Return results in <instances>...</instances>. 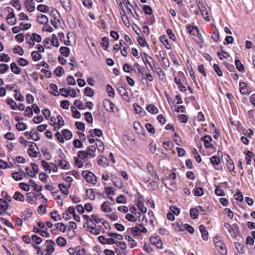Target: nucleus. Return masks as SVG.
Here are the masks:
<instances>
[{
	"instance_id": "1",
	"label": "nucleus",
	"mask_w": 255,
	"mask_h": 255,
	"mask_svg": "<svg viewBox=\"0 0 255 255\" xmlns=\"http://www.w3.org/2000/svg\"><path fill=\"white\" fill-rule=\"evenodd\" d=\"M176 174L174 172H172L169 174L165 178L163 179L162 182L165 186L169 189L172 190L176 187L175 182L174 180L176 179Z\"/></svg>"
},
{
	"instance_id": "2",
	"label": "nucleus",
	"mask_w": 255,
	"mask_h": 255,
	"mask_svg": "<svg viewBox=\"0 0 255 255\" xmlns=\"http://www.w3.org/2000/svg\"><path fill=\"white\" fill-rule=\"evenodd\" d=\"M214 244L217 251L222 255H226L227 251L223 241L220 240V238L216 236L214 240Z\"/></svg>"
},
{
	"instance_id": "3",
	"label": "nucleus",
	"mask_w": 255,
	"mask_h": 255,
	"mask_svg": "<svg viewBox=\"0 0 255 255\" xmlns=\"http://www.w3.org/2000/svg\"><path fill=\"white\" fill-rule=\"evenodd\" d=\"M82 175L84 179L88 183H91L92 184H95L97 182V177L92 172L88 171H83Z\"/></svg>"
},
{
	"instance_id": "4",
	"label": "nucleus",
	"mask_w": 255,
	"mask_h": 255,
	"mask_svg": "<svg viewBox=\"0 0 255 255\" xmlns=\"http://www.w3.org/2000/svg\"><path fill=\"white\" fill-rule=\"evenodd\" d=\"M131 234L133 236H139L141 233H146L147 232L146 229L141 225L133 227L130 229Z\"/></svg>"
},
{
	"instance_id": "5",
	"label": "nucleus",
	"mask_w": 255,
	"mask_h": 255,
	"mask_svg": "<svg viewBox=\"0 0 255 255\" xmlns=\"http://www.w3.org/2000/svg\"><path fill=\"white\" fill-rule=\"evenodd\" d=\"M198 6L203 18L207 21H209L210 19L208 15V12L203 3L199 2Z\"/></svg>"
},
{
	"instance_id": "6",
	"label": "nucleus",
	"mask_w": 255,
	"mask_h": 255,
	"mask_svg": "<svg viewBox=\"0 0 255 255\" xmlns=\"http://www.w3.org/2000/svg\"><path fill=\"white\" fill-rule=\"evenodd\" d=\"M57 121L53 124V130L58 131L64 125V122L62 117L58 115L56 118Z\"/></svg>"
},
{
	"instance_id": "7",
	"label": "nucleus",
	"mask_w": 255,
	"mask_h": 255,
	"mask_svg": "<svg viewBox=\"0 0 255 255\" xmlns=\"http://www.w3.org/2000/svg\"><path fill=\"white\" fill-rule=\"evenodd\" d=\"M75 208L73 206L69 207L63 214V218L66 221L69 220L71 218V215L74 214Z\"/></svg>"
},
{
	"instance_id": "8",
	"label": "nucleus",
	"mask_w": 255,
	"mask_h": 255,
	"mask_svg": "<svg viewBox=\"0 0 255 255\" xmlns=\"http://www.w3.org/2000/svg\"><path fill=\"white\" fill-rule=\"evenodd\" d=\"M103 105L106 110L108 112H114L115 105L110 100L105 99L103 101Z\"/></svg>"
},
{
	"instance_id": "9",
	"label": "nucleus",
	"mask_w": 255,
	"mask_h": 255,
	"mask_svg": "<svg viewBox=\"0 0 255 255\" xmlns=\"http://www.w3.org/2000/svg\"><path fill=\"white\" fill-rule=\"evenodd\" d=\"M143 59L147 67V65H148L149 68L153 70L155 68L154 60L151 57L145 55V57L143 58Z\"/></svg>"
},
{
	"instance_id": "10",
	"label": "nucleus",
	"mask_w": 255,
	"mask_h": 255,
	"mask_svg": "<svg viewBox=\"0 0 255 255\" xmlns=\"http://www.w3.org/2000/svg\"><path fill=\"white\" fill-rule=\"evenodd\" d=\"M24 4L29 12H33L35 10V7L33 0H25Z\"/></svg>"
},
{
	"instance_id": "11",
	"label": "nucleus",
	"mask_w": 255,
	"mask_h": 255,
	"mask_svg": "<svg viewBox=\"0 0 255 255\" xmlns=\"http://www.w3.org/2000/svg\"><path fill=\"white\" fill-rule=\"evenodd\" d=\"M226 160V165L230 172L234 171L235 169V166L233 161L230 158V156L227 154L225 158Z\"/></svg>"
},
{
	"instance_id": "12",
	"label": "nucleus",
	"mask_w": 255,
	"mask_h": 255,
	"mask_svg": "<svg viewBox=\"0 0 255 255\" xmlns=\"http://www.w3.org/2000/svg\"><path fill=\"white\" fill-rule=\"evenodd\" d=\"M62 7L67 12H70L72 10V6L70 0H59Z\"/></svg>"
},
{
	"instance_id": "13",
	"label": "nucleus",
	"mask_w": 255,
	"mask_h": 255,
	"mask_svg": "<svg viewBox=\"0 0 255 255\" xmlns=\"http://www.w3.org/2000/svg\"><path fill=\"white\" fill-rule=\"evenodd\" d=\"M6 21L10 25H14L16 22V19L15 14L13 12H9L6 17Z\"/></svg>"
},
{
	"instance_id": "14",
	"label": "nucleus",
	"mask_w": 255,
	"mask_h": 255,
	"mask_svg": "<svg viewBox=\"0 0 255 255\" xmlns=\"http://www.w3.org/2000/svg\"><path fill=\"white\" fill-rule=\"evenodd\" d=\"M199 229L201 233L202 239L204 241H207L208 239V232L206 227L203 225H201L199 226Z\"/></svg>"
},
{
	"instance_id": "15",
	"label": "nucleus",
	"mask_w": 255,
	"mask_h": 255,
	"mask_svg": "<svg viewBox=\"0 0 255 255\" xmlns=\"http://www.w3.org/2000/svg\"><path fill=\"white\" fill-rule=\"evenodd\" d=\"M177 225L180 230H182V229L181 228V226H182L184 227V229H185L189 233L192 234L194 232V229L193 227L188 224L183 225L182 223H177Z\"/></svg>"
},
{
	"instance_id": "16",
	"label": "nucleus",
	"mask_w": 255,
	"mask_h": 255,
	"mask_svg": "<svg viewBox=\"0 0 255 255\" xmlns=\"http://www.w3.org/2000/svg\"><path fill=\"white\" fill-rule=\"evenodd\" d=\"M8 204L4 199H0V214L2 215L8 208Z\"/></svg>"
},
{
	"instance_id": "17",
	"label": "nucleus",
	"mask_w": 255,
	"mask_h": 255,
	"mask_svg": "<svg viewBox=\"0 0 255 255\" xmlns=\"http://www.w3.org/2000/svg\"><path fill=\"white\" fill-rule=\"evenodd\" d=\"M201 139L204 142V145L206 148H212L213 147L212 144L210 143L212 141V138L208 135H206L202 137Z\"/></svg>"
},
{
	"instance_id": "18",
	"label": "nucleus",
	"mask_w": 255,
	"mask_h": 255,
	"mask_svg": "<svg viewBox=\"0 0 255 255\" xmlns=\"http://www.w3.org/2000/svg\"><path fill=\"white\" fill-rule=\"evenodd\" d=\"M87 231H89L91 234L94 235H98L100 233V229L97 228L96 225L95 226H90L87 223Z\"/></svg>"
},
{
	"instance_id": "19",
	"label": "nucleus",
	"mask_w": 255,
	"mask_h": 255,
	"mask_svg": "<svg viewBox=\"0 0 255 255\" xmlns=\"http://www.w3.org/2000/svg\"><path fill=\"white\" fill-rule=\"evenodd\" d=\"M96 148L95 145H91L87 147L86 151L88 155L90 157H94L96 156Z\"/></svg>"
},
{
	"instance_id": "20",
	"label": "nucleus",
	"mask_w": 255,
	"mask_h": 255,
	"mask_svg": "<svg viewBox=\"0 0 255 255\" xmlns=\"http://www.w3.org/2000/svg\"><path fill=\"white\" fill-rule=\"evenodd\" d=\"M11 176L14 180L16 181H19L22 180L24 176H25V174L23 171H22V173L18 172H13L11 173Z\"/></svg>"
},
{
	"instance_id": "21",
	"label": "nucleus",
	"mask_w": 255,
	"mask_h": 255,
	"mask_svg": "<svg viewBox=\"0 0 255 255\" xmlns=\"http://www.w3.org/2000/svg\"><path fill=\"white\" fill-rule=\"evenodd\" d=\"M150 242L151 245L155 246L157 249L159 248V237L158 235H153L150 237Z\"/></svg>"
},
{
	"instance_id": "22",
	"label": "nucleus",
	"mask_w": 255,
	"mask_h": 255,
	"mask_svg": "<svg viewBox=\"0 0 255 255\" xmlns=\"http://www.w3.org/2000/svg\"><path fill=\"white\" fill-rule=\"evenodd\" d=\"M129 211L131 214H133L135 216L137 219L139 218V220L140 221V218H142V220L143 221L144 218V215L143 214H141L138 212H136V209L134 207L129 208Z\"/></svg>"
},
{
	"instance_id": "23",
	"label": "nucleus",
	"mask_w": 255,
	"mask_h": 255,
	"mask_svg": "<svg viewBox=\"0 0 255 255\" xmlns=\"http://www.w3.org/2000/svg\"><path fill=\"white\" fill-rule=\"evenodd\" d=\"M101 210L105 213H110L112 212V209L108 202H104L101 205Z\"/></svg>"
},
{
	"instance_id": "24",
	"label": "nucleus",
	"mask_w": 255,
	"mask_h": 255,
	"mask_svg": "<svg viewBox=\"0 0 255 255\" xmlns=\"http://www.w3.org/2000/svg\"><path fill=\"white\" fill-rule=\"evenodd\" d=\"M160 42L163 43L166 48L167 49H171V44L169 43L168 40L166 38V36L165 35L160 36Z\"/></svg>"
},
{
	"instance_id": "25",
	"label": "nucleus",
	"mask_w": 255,
	"mask_h": 255,
	"mask_svg": "<svg viewBox=\"0 0 255 255\" xmlns=\"http://www.w3.org/2000/svg\"><path fill=\"white\" fill-rule=\"evenodd\" d=\"M13 198L15 200L19 202H23L25 200L24 196L18 191H16L14 193Z\"/></svg>"
},
{
	"instance_id": "26",
	"label": "nucleus",
	"mask_w": 255,
	"mask_h": 255,
	"mask_svg": "<svg viewBox=\"0 0 255 255\" xmlns=\"http://www.w3.org/2000/svg\"><path fill=\"white\" fill-rule=\"evenodd\" d=\"M37 21L42 24H46L48 22V18L44 14H40L37 16Z\"/></svg>"
},
{
	"instance_id": "27",
	"label": "nucleus",
	"mask_w": 255,
	"mask_h": 255,
	"mask_svg": "<svg viewBox=\"0 0 255 255\" xmlns=\"http://www.w3.org/2000/svg\"><path fill=\"white\" fill-rule=\"evenodd\" d=\"M240 90L241 93L244 95L249 94L250 93L247 84L244 82L240 83Z\"/></svg>"
},
{
	"instance_id": "28",
	"label": "nucleus",
	"mask_w": 255,
	"mask_h": 255,
	"mask_svg": "<svg viewBox=\"0 0 255 255\" xmlns=\"http://www.w3.org/2000/svg\"><path fill=\"white\" fill-rule=\"evenodd\" d=\"M48 244L46 247V253H52L54 251V242L52 240H47Z\"/></svg>"
},
{
	"instance_id": "29",
	"label": "nucleus",
	"mask_w": 255,
	"mask_h": 255,
	"mask_svg": "<svg viewBox=\"0 0 255 255\" xmlns=\"http://www.w3.org/2000/svg\"><path fill=\"white\" fill-rule=\"evenodd\" d=\"M58 165L60 168L63 169H68L70 168V165L69 163L65 160L61 159L58 162Z\"/></svg>"
},
{
	"instance_id": "30",
	"label": "nucleus",
	"mask_w": 255,
	"mask_h": 255,
	"mask_svg": "<svg viewBox=\"0 0 255 255\" xmlns=\"http://www.w3.org/2000/svg\"><path fill=\"white\" fill-rule=\"evenodd\" d=\"M10 69L11 71L15 74H19L21 73V69L19 68L15 63H12L10 64Z\"/></svg>"
},
{
	"instance_id": "31",
	"label": "nucleus",
	"mask_w": 255,
	"mask_h": 255,
	"mask_svg": "<svg viewBox=\"0 0 255 255\" xmlns=\"http://www.w3.org/2000/svg\"><path fill=\"white\" fill-rule=\"evenodd\" d=\"M6 103L8 105L11 109L15 110L17 109L16 103L11 98H7L6 100Z\"/></svg>"
},
{
	"instance_id": "32",
	"label": "nucleus",
	"mask_w": 255,
	"mask_h": 255,
	"mask_svg": "<svg viewBox=\"0 0 255 255\" xmlns=\"http://www.w3.org/2000/svg\"><path fill=\"white\" fill-rule=\"evenodd\" d=\"M64 140H67L70 139L72 137V132L68 129H64L62 130Z\"/></svg>"
},
{
	"instance_id": "33",
	"label": "nucleus",
	"mask_w": 255,
	"mask_h": 255,
	"mask_svg": "<svg viewBox=\"0 0 255 255\" xmlns=\"http://www.w3.org/2000/svg\"><path fill=\"white\" fill-rule=\"evenodd\" d=\"M50 88L51 90V94L54 96H58L59 95V92H58L57 86L55 84H51Z\"/></svg>"
},
{
	"instance_id": "34",
	"label": "nucleus",
	"mask_w": 255,
	"mask_h": 255,
	"mask_svg": "<svg viewBox=\"0 0 255 255\" xmlns=\"http://www.w3.org/2000/svg\"><path fill=\"white\" fill-rule=\"evenodd\" d=\"M146 110L152 114H156L158 113V110L156 107L153 105H149L146 108Z\"/></svg>"
},
{
	"instance_id": "35",
	"label": "nucleus",
	"mask_w": 255,
	"mask_h": 255,
	"mask_svg": "<svg viewBox=\"0 0 255 255\" xmlns=\"http://www.w3.org/2000/svg\"><path fill=\"white\" fill-rule=\"evenodd\" d=\"M98 164L103 167L107 166L108 163L107 159L103 156H98Z\"/></svg>"
},
{
	"instance_id": "36",
	"label": "nucleus",
	"mask_w": 255,
	"mask_h": 255,
	"mask_svg": "<svg viewBox=\"0 0 255 255\" xmlns=\"http://www.w3.org/2000/svg\"><path fill=\"white\" fill-rule=\"evenodd\" d=\"M235 64L236 65L237 69L240 72H244L245 69L244 66L243 64L241 63L239 59H236L235 61Z\"/></svg>"
},
{
	"instance_id": "37",
	"label": "nucleus",
	"mask_w": 255,
	"mask_h": 255,
	"mask_svg": "<svg viewBox=\"0 0 255 255\" xmlns=\"http://www.w3.org/2000/svg\"><path fill=\"white\" fill-rule=\"evenodd\" d=\"M253 155H254V153L250 150H248L246 153L245 158H246V160L247 161V165H250L251 164L252 158Z\"/></svg>"
},
{
	"instance_id": "38",
	"label": "nucleus",
	"mask_w": 255,
	"mask_h": 255,
	"mask_svg": "<svg viewBox=\"0 0 255 255\" xmlns=\"http://www.w3.org/2000/svg\"><path fill=\"white\" fill-rule=\"evenodd\" d=\"M29 185H31L34 190L37 191H40L42 189V186H38L33 180H30L29 181Z\"/></svg>"
},
{
	"instance_id": "39",
	"label": "nucleus",
	"mask_w": 255,
	"mask_h": 255,
	"mask_svg": "<svg viewBox=\"0 0 255 255\" xmlns=\"http://www.w3.org/2000/svg\"><path fill=\"white\" fill-rule=\"evenodd\" d=\"M163 147L167 150H170L173 147V143L172 141H166L163 142Z\"/></svg>"
},
{
	"instance_id": "40",
	"label": "nucleus",
	"mask_w": 255,
	"mask_h": 255,
	"mask_svg": "<svg viewBox=\"0 0 255 255\" xmlns=\"http://www.w3.org/2000/svg\"><path fill=\"white\" fill-rule=\"evenodd\" d=\"M108 235L110 237H112L115 240H122L123 239V236L119 234L116 233H108Z\"/></svg>"
},
{
	"instance_id": "41",
	"label": "nucleus",
	"mask_w": 255,
	"mask_h": 255,
	"mask_svg": "<svg viewBox=\"0 0 255 255\" xmlns=\"http://www.w3.org/2000/svg\"><path fill=\"white\" fill-rule=\"evenodd\" d=\"M232 227L233 230V231L232 232V235H233V238L235 239L237 236V235L239 234V227L237 224H233Z\"/></svg>"
},
{
	"instance_id": "42",
	"label": "nucleus",
	"mask_w": 255,
	"mask_h": 255,
	"mask_svg": "<svg viewBox=\"0 0 255 255\" xmlns=\"http://www.w3.org/2000/svg\"><path fill=\"white\" fill-rule=\"evenodd\" d=\"M134 111L136 114H139L141 116H142L144 114V111L143 110L142 108L137 104L134 105Z\"/></svg>"
},
{
	"instance_id": "43",
	"label": "nucleus",
	"mask_w": 255,
	"mask_h": 255,
	"mask_svg": "<svg viewBox=\"0 0 255 255\" xmlns=\"http://www.w3.org/2000/svg\"><path fill=\"white\" fill-rule=\"evenodd\" d=\"M31 57L33 61H38L41 59L42 55L37 51H33L31 53Z\"/></svg>"
},
{
	"instance_id": "44",
	"label": "nucleus",
	"mask_w": 255,
	"mask_h": 255,
	"mask_svg": "<svg viewBox=\"0 0 255 255\" xmlns=\"http://www.w3.org/2000/svg\"><path fill=\"white\" fill-rule=\"evenodd\" d=\"M37 9L43 13H47L49 11L48 7L44 4H39L37 7Z\"/></svg>"
},
{
	"instance_id": "45",
	"label": "nucleus",
	"mask_w": 255,
	"mask_h": 255,
	"mask_svg": "<svg viewBox=\"0 0 255 255\" xmlns=\"http://www.w3.org/2000/svg\"><path fill=\"white\" fill-rule=\"evenodd\" d=\"M59 188L61 191L65 195H67L69 194L68 188L65 186L64 184L60 183L58 185Z\"/></svg>"
},
{
	"instance_id": "46",
	"label": "nucleus",
	"mask_w": 255,
	"mask_h": 255,
	"mask_svg": "<svg viewBox=\"0 0 255 255\" xmlns=\"http://www.w3.org/2000/svg\"><path fill=\"white\" fill-rule=\"evenodd\" d=\"M101 45L102 47H105V49L106 50L109 46V40L108 38L106 37H103Z\"/></svg>"
},
{
	"instance_id": "47",
	"label": "nucleus",
	"mask_w": 255,
	"mask_h": 255,
	"mask_svg": "<svg viewBox=\"0 0 255 255\" xmlns=\"http://www.w3.org/2000/svg\"><path fill=\"white\" fill-rule=\"evenodd\" d=\"M158 180V177L157 176V178H155V181H153L149 183L148 185V188L151 190H154L158 188V183H157L156 180Z\"/></svg>"
},
{
	"instance_id": "48",
	"label": "nucleus",
	"mask_w": 255,
	"mask_h": 255,
	"mask_svg": "<svg viewBox=\"0 0 255 255\" xmlns=\"http://www.w3.org/2000/svg\"><path fill=\"white\" fill-rule=\"evenodd\" d=\"M74 105L79 110H85V107L79 100H76L74 102Z\"/></svg>"
},
{
	"instance_id": "49",
	"label": "nucleus",
	"mask_w": 255,
	"mask_h": 255,
	"mask_svg": "<svg viewBox=\"0 0 255 255\" xmlns=\"http://www.w3.org/2000/svg\"><path fill=\"white\" fill-rule=\"evenodd\" d=\"M78 156L80 159H89V157L88 155L86 150L79 151L78 152Z\"/></svg>"
},
{
	"instance_id": "50",
	"label": "nucleus",
	"mask_w": 255,
	"mask_h": 255,
	"mask_svg": "<svg viewBox=\"0 0 255 255\" xmlns=\"http://www.w3.org/2000/svg\"><path fill=\"white\" fill-rule=\"evenodd\" d=\"M204 193V190L201 187H198L196 188L194 191V194L196 196H202Z\"/></svg>"
},
{
	"instance_id": "51",
	"label": "nucleus",
	"mask_w": 255,
	"mask_h": 255,
	"mask_svg": "<svg viewBox=\"0 0 255 255\" xmlns=\"http://www.w3.org/2000/svg\"><path fill=\"white\" fill-rule=\"evenodd\" d=\"M56 243L58 245H59L60 247H63L66 245V240L63 238V237H58L56 239Z\"/></svg>"
},
{
	"instance_id": "52",
	"label": "nucleus",
	"mask_w": 255,
	"mask_h": 255,
	"mask_svg": "<svg viewBox=\"0 0 255 255\" xmlns=\"http://www.w3.org/2000/svg\"><path fill=\"white\" fill-rule=\"evenodd\" d=\"M60 52L63 55L67 57L69 54L70 50L67 47H61L60 48Z\"/></svg>"
},
{
	"instance_id": "53",
	"label": "nucleus",
	"mask_w": 255,
	"mask_h": 255,
	"mask_svg": "<svg viewBox=\"0 0 255 255\" xmlns=\"http://www.w3.org/2000/svg\"><path fill=\"white\" fill-rule=\"evenodd\" d=\"M51 218L55 221H58L61 219L57 211H54L50 213Z\"/></svg>"
},
{
	"instance_id": "54",
	"label": "nucleus",
	"mask_w": 255,
	"mask_h": 255,
	"mask_svg": "<svg viewBox=\"0 0 255 255\" xmlns=\"http://www.w3.org/2000/svg\"><path fill=\"white\" fill-rule=\"evenodd\" d=\"M86 194H87V196L90 200H93L95 199V196L94 192V191L93 189H88L86 190Z\"/></svg>"
},
{
	"instance_id": "55",
	"label": "nucleus",
	"mask_w": 255,
	"mask_h": 255,
	"mask_svg": "<svg viewBox=\"0 0 255 255\" xmlns=\"http://www.w3.org/2000/svg\"><path fill=\"white\" fill-rule=\"evenodd\" d=\"M16 128L17 130L19 131H23L27 128V126L23 123L18 122L16 125Z\"/></svg>"
},
{
	"instance_id": "56",
	"label": "nucleus",
	"mask_w": 255,
	"mask_h": 255,
	"mask_svg": "<svg viewBox=\"0 0 255 255\" xmlns=\"http://www.w3.org/2000/svg\"><path fill=\"white\" fill-rule=\"evenodd\" d=\"M31 241L36 245H39L42 242V239L35 235L32 236Z\"/></svg>"
},
{
	"instance_id": "57",
	"label": "nucleus",
	"mask_w": 255,
	"mask_h": 255,
	"mask_svg": "<svg viewBox=\"0 0 255 255\" xmlns=\"http://www.w3.org/2000/svg\"><path fill=\"white\" fill-rule=\"evenodd\" d=\"M126 219L129 222H135L137 221V218L133 214L128 213L126 216Z\"/></svg>"
},
{
	"instance_id": "58",
	"label": "nucleus",
	"mask_w": 255,
	"mask_h": 255,
	"mask_svg": "<svg viewBox=\"0 0 255 255\" xmlns=\"http://www.w3.org/2000/svg\"><path fill=\"white\" fill-rule=\"evenodd\" d=\"M215 194L219 196H224L225 195L224 191L220 186H217L215 190Z\"/></svg>"
},
{
	"instance_id": "59",
	"label": "nucleus",
	"mask_w": 255,
	"mask_h": 255,
	"mask_svg": "<svg viewBox=\"0 0 255 255\" xmlns=\"http://www.w3.org/2000/svg\"><path fill=\"white\" fill-rule=\"evenodd\" d=\"M29 138H28V139H31L33 140L37 141L39 139L38 134L36 131L32 132L31 131L30 132H29Z\"/></svg>"
},
{
	"instance_id": "60",
	"label": "nucleus",
	"mask_w": 255,
	"mask_h": 255,
	"mask_svg": "<svg viewBox=\"0 0 255 255\" xmlns=\"http://www.w3.org/2000/svg\"><path fill=\"white\" fill-rule=\"evenodd\" d=\"M190 216L193 219H196L198 215V210L197 209H191L190 211Z\"/></svg>"
},
{
	"instance_id": "61",
	"label": "nucleus",
	"mask_w": 255,
	"mask_h": 255,
	"mask_svg": "<svg viewBox=\"0 0 255 255\" xmlns=\"http://www.w3.org/2000/svg\"><path fill=\"white\" fill-rule=\"evenodd\" d=\"M51 43L54 46L58 47L59 46V42L58 40L57 37L55 34L52 35V39L51 40Z\"/></svg>"
},
{
	"instance_id": "62",
	"label": "nucleus",
	"mask_w": 255,
	"mask_h": 255,
	"mask_svg": "<svg viewBox=\"0 0 255 255\" xmlns=\"http://www.w3.org/2000/svg\"><path fill=\"white\" fill-rule=\"evenodd\" d=\"M217 55L219 59L221 60L226 59L227 57L230 56V54L224 51L218 52Z\"/></svg>"
},
{
	"instance_id": "63",
	"label": "nucleus",
	"mask_w": 255,
	"mask_h": 255,
	"mask_svg": "<svg viewBox=\"0 0 255 255\" xmlns=\"http://www.w3.org/2000/svg\"><path fill=\"white\" fill-rule=\"evenodd\" d=\"M211 163L214 165H219L220 163V159L216 156H213L210 158Z\"/></svg>"
},
{
	"instance_id": "64",
	"label": "nucleus",
	"mask_w": 255,
	"mask_h": 255,
	"mask_svg": "<svg viewBox=\"0 0 255 255\" xmlns=\"http://www.w3.org/2000/svg\"><path fill=\"white\" fill-rule=\"evenodd\" d=\"M54 72L57 76L61 77L64 74V71L62 67L58 66L56 68Z\"/></svg>"
}]
</instances>
